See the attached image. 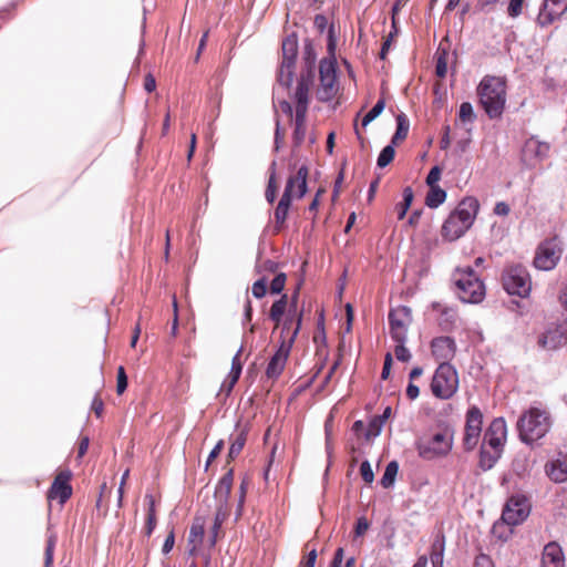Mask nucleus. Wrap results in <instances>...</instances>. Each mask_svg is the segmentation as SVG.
I'll list each match as a JSON object with an SVG mask.
<instances>
[{
  "instance_id": "nucleus-24",
  "label": "nucleus",
  "mask_w": 567,
  "mask_h": 567,
  "mask_svg": "<svg viewBox=\"0 0 567 567\" xmlns=\"http://www.w3.org/2000/svg\"><path fill=\"white\" fill-rule=\"evenodd\" d=\"M310 161L307 156H305L303 162L299 165L297 169V175H290L287 178L286 183L292 182V190L297 193L298 199L303 198L309 193V172H310Z\"/></svg>"
},
{
  "instance_id": "nucleus-4",
  "label": "nucleus",
  "mask_w": 567,
  "mask_h": 567,
  "mask_svg": "<svg viewBox=\"0 0 567 567\" xmlns=\"http://www.w3.org/2000/svg\"><path fill=\"white\" fill-rule=\"evenodd\" d=\"M477 93L480 102L491 118L499 117L506 103V81L504 78L486 75L481 81Z\"/></svg>"
},
{
  "instance_id": "nucleus-44",
  "label": "nucleus",
  "mask_w": 567,
  "mask_h": 567,
  "mask_svg": "<svg viewBox=\"0 0 567 567\" xmlns=\"http://www.w3.org/2000/svg\"><path fill=\"white\" fill-rule=\"evenodd\" d=\"M444 537L437 536L432 545L431 561L433 567L443 566Z\"/></svg>"
},
{
  "instance_id": "nucleus-40",
  "label": "nucleus",
  "mask_w": 567,
  "mask_h": 567,
  "mask_svg": "<svg viewBox=\"0 0 567 567\" xmlns=\"http://www.w3.org/2000/svg\"><path fill=\"white\" fill-rule=\"evenodd\" d=\"M409 130L410 122L405 114L401 113L396 115V131L392 136V145H396L403 142L408 136Z\"/></svg>"
},
{
  "instance_id": "nucleus-37",
  "label": "nucleus",
  "mask_w": 567,
  "mask_h": 567,
  "mask_svg": "<svg viewBox=\"0 0 567 567\" xmlns=\"http://www.w3.org/2000/svg\"><path fill=\"white\" fill-rule=\"evenodd\" d=\"M249 484H250L249 476L247 474H245L240 478V483H239V487H238V499H237V505H236V511H235V522H239V519L244 513Z\"/></svg>"
},
{
  "instance_id": "nucleus-42",
  "label": "nucleus",
  "mask_w": 567,
  "mask_h": 567,
  "mask_svg": "<svg viewBox=\"0 0 567 567\" xmlns=\"http://www.w3.org/2000/svg\"><path fill=\"white\" fill-rule=\"evenodd\" d=\"M311 87L312 86H308V85L297 82L293 92L290 94V97L296 103V105H310Z\"/></svg>"
},
{
  "instance_id": "nucleus-26",
  "label": "nucleus",
  "mask_w": 567,
  "mask_h": 567,
  "mask_svg": "<svg viewBox=\"0 0 567 567\" xmlns=\"http://www.w3.org/2000/svg\"><path fill=\"white\" fill-rule=\"evenodd\" d=\"M545 473L554 483L567 482V454L558 453L545 464Z\"/></svg>"
},
{
  "instance_id": "nucleus-11",
  "label": "nucleus",
  "mask_w": 567,
  "mask_h": 567,
  "mask_svg": "<svg viewBox=\"0 0 567 567\" xmlns=\"http://www.w3.org/2000/svg\"><path fill=\"white\" fill-rule=\"evenodd\" d=\"M503 286L509 295L527 297L532 288L529 274L523 266H511L503 274Z\"/></svg>"
},
{
  "instance_id": "nucleus-47",
  "label": "nucleus",
  "mask_w": 567,
  "mask_h": 567,
  "mask_svg": "<svg viewBox=\"0 0 567 567\" xmlns=\"http://www.w3.org/2000/svg\"><path fill=\"white\" fill-rule=\"evenodd\" d=\"M238 380L239 379L227 374L226 379L223 381V383L220 385L219 391L216 394V398L218 400L226 401L230 396Z\"/></svg>"
},
{
  "instance_id": "nucleus-61",
  "label": "nucleus",
  "mask_w": 567,
  "mask_h": 567,
  "mask_svg": "<svg viewBox=\"0 0 567 567\" xmlns=\"http://www.w3.org/2000/svg\"><path fill=\"white\" fill-rule=\"evenodd\" d=\"M56 538L54 535H51L48 538L45 553H44V567H51L53 564V551L55 547Z\"/></svg>"
},
{
  "instance_id": "nucleus-39",
  "label": "nucleus",
  "mask_w": 567,
  "mask_h": 567,
  "mask_svg": "<svg viewBox=\"0 0 567 567\" xmlns=\"http://www.w3.org/2000/svg\"><path fill=\"white\" fill-rule=\"evenodd\" d=\"M318 52L315 40L312 38H305L301 53V64L317 65Z\"/></svg>"
},
{
  "instance_id": "nucleus-48",
  "label": "nucleus",
  "mask_w": 567,
  "mask_h": 567,
  "mask_svg": "<svg viewBox=\"0 0 567 567\" xmlns=\"http://www.w3.org/2000/svg\"><path fill=\"white\" fill-rule=\"evenodd\" d=\"M303 316H305V307L302 306L301 312L299 315H297L295 318V321H293L295 327H293L291 333L288 336V338H285V341L288 344V347H293V344L302 329Z\"/></svg>"
},
{
  "instance_id": "nucleus-56",
  "label": "nucleus",
  "mask_w": 567,
  "mask_h": 567,
  "mask_svg": "<svg viewBox=\"0 0 567 567\" xmlns=\"http://www.w3.org/2000/svg\"><path fill=\"white\" fill-rule=\"evenodd\" d=\"M225 449V440L220 439L216 442V444L214 445V447L210 450V452L208 453V456L206 458V462H205V466H204V471L207 472L209 466L212 465V463L217 458L219 457V455L221 454V452L224 451Z\"/></svg>"
},
{
  "instance_id": "nucleus-50",
  "label": "nucleus",
  "mask_w": 567,
  "mask_h": 567,
  "mask_svg": "<svg viewBox=\"0 0 567 567\" xmlns=\"http://www.w3.org/2000/svg\"><path fill=\"white\" fill-rule=\"evenodd\" d=\"M268 293V278L261 276L251 286V295L256 299H262Z\"/></svg>"
},
{
  "instance_id": "nucleus-62",
  "label": "nucleus",
  "mask_w": 567,
  "mask_h": 567,
  "mask_svg": "<svg viewBox=\"0 0 567 567\" xmlns=\"http://www.w3.org/2000/svg\"><path fill=\"white\" fill-rule=\"evenodd\" d=\"M309 105H296L295 126H307V114H308Z\"/></svg>"
},
{
  "instance_id": "nucleus-12",
  "label": "nucleus",
  "mask_w": 567,
  "mask_h": 567,
  "mask_svg": "<svg viewBox=\"0 0 567 567\" xmlns=\"http://www.w3.org/2000/svg\"><path fill=\"white\" fill-rule=\"evenodd\" d=\"M287 274L279 271L271 280L269 292L271 296H278L274 300L267 319L271 322H279L282 319L285 307L288 303V293L285 292Z\"/></svg>"
},
{
  "instance_id": "nucleus-8",
  "label": "nucleus",
  "mask_w": 567,
  "mask_h": 567,
  "mask_svg": "<svg viewBox=\"0 0 567 567\" xmlns=\"http://www.w3.org/2000/svg\"><path fill=\"white\" fill-rule=\"evenodd\" d=\"M453 278L457 295L463 302L478 303L484 299V284L471 267L456 269Z\"/></svg>"
},
{
  "instance_id": "nucleus-41",
  "label": "nucleus",
  "mask_w": 567,
  "mask_h": 567,
  "mask_svg": "<svg viewBox=\"0 0 567 567\" xmlns=\"http://www.w3.org/2000/svg\"><path fill=\"white\" fill-rule=\"evenodd\" d=\"M390 165V142L385 144L377 158L374 176L371 181H377L380 186L382 174L378 173V169H383Z\"/></svg>"
},
{
  "instance_id": "nucleus-13",
  "label": "nucleus",
  "mask_w": 567,
  "mask_h": 567,
  "mask_svg": "<svg viewBox=\"0 0 567 567\" xmlns=\"http://www.w3.org/2000/svg\"><path fill=\"white\" fill-rule=\"evenodd\" d=\"M483 414L477 406H472L466 413L463 446L465 451L476 447L482 434Z\"/></svg>"
},
{
  "instance_id": "nucleus-31",
  "label": "nucleus",
  "mask_w": 567,
  "mask_h": 567,
  "mask_svg": "<svg viewBox=\"0 0 567 567\" xmlns=\"http://www.w3.org/2000/svg\"><path fill=\"white\" fill-rule=\"evenodd\" d=\"M278 163L277 159L274 158L268 166V179L265 189V198L269 205H272L278 195L279 184H278Z\"/></svg>"
},
{
  "instance_id": "nucleus-18",
  "label": "nucleus",
  "mask_w": 567,
  "mask_h": 567,
  "mask_svg": "<svg viewBox=\"0 0 567 567\" xmlns=\"http://www.w3.org/2000/svg\"><path fill=\"white\" fill-rule=\"evenodd\" d=\"M313 28L319 35L326 37V49H329L331 43L333 48H338L340 32L333 19L329 20L327 14L317 13L313 17Z\"/></svg>"
},
{
  "instance_id": "nucleus-14",
  "label": "nucleus",
  "mask_w": 567,
  "mask_h": 567,
  "mask_svg": "<svg viewBox=\"0 0 567 567\" xmlns=\"http://www.w3.org/2000/svg\"><path fill=\"white\" fill-rule=\"evenodd\" d=\"M530 512V504L525 496L511 497L502 514L503 522L508 526H516L524 522Z\"/></svg>"
},
{
  "instance_id": "nucleus-53",
  "label": "nucleus",
  "mask_w": 567,
  "mask_h": 567,
  "mask_svg": "<svg viewBox=\"0 0 567 567\" xmlns=\"http://www.w3.org/2000/svg\"><path fill=\"white\" fill-rule=\"evenodd\" d=\"M254 317V307L250 298L247 296L244 302V311H243V327H250V330H255V324L252 323Z\"/></svg>"
},
{
  "instance_id": "nucleus-21",
  "label": "nucleus",
  "mask_w": 567,
  "mask_h": 567,
  "mask_svg": "<svg viewBox=\"0 0 567 567\" xmlns=\"http://www.w3.org/2000/svg\"><path fill=\"white\" fill-rule=\"evenodd\" d=\"M295 199H298V196L297 193L292 190V182L290 181L286 183L282 196L274 212L275 220L278 226L286 224Z\"/></svg>"
},
{
  "instance_id": "nucleus-63",
  "label": "nucleus",
  "mask_w": 567,
  "mask_h": 567,
  "mask_svg": "<svg viewBox=\"0 0 567 567\" xmlns=\"http://www.w3.org/2000/svg\"><path fill=\"white\" fill-rule=\"evenodd\" d=\"M524 4L525 0H509L507 14L513 19L519 17L523 13Z\"/></svg>"
},
{
  "instance_id": "nucleus-29",
  "label": "nucleus",
  "mask_w": 567,
  "mask_h": 567,
  "mask_svg": "<svg viewBox=\"0 0 567 567\" xmlns=\"http://www.w3.org/2000/svg\"><path fill=\"white\" fill-rule=\"evenodd\" d=\"M543 567H565V557L557 543H549L544 547L542 557Z\"/></svg>"
},
{
  "instance_id": "nucleus-34",
  "label": "nucleus",
  "mask_w": 567,
  "mask_h": 567,
  "mask_svg": "<svg viewBox=\"0 0 567 567\" xmlns=\"http://www.w3.org/2000/svg\"><path fill=\"white\" fill-rule=\"evenodd\" d=\"M319 89L316 94L317 100L322 103L331 102L339 90V79L319 80Z\"/></svg>"
},
{
  "instance_id": "nucleus-16",
  "label": "nucleus",
  "mask_w": 567,
  "mask_h": 567,
  "mask_svg": "<svg viewBox=\"0 0 567 567\" xmlns=\"http://www.w3.org/2000/svg\"><path fill=\"white\" fill-rule=\"evenodd\" d=\"M72 476V471L66 468L52 481L47 493L49 502L58 499L59 504L63 505L70 499L73 493V488L69 481Z\"/></svg>"
},
{
  "instance_id": "nucleus-25",
  "label": "nucleus",
  "mask_w": 567,
  "mask_h": 567,
  "mask_svg": "<svg viewBox=\"0 0 567 567\" xmlns=\"http://www.w3.org/2000/svg\"><path fill=\"white\" fill-rule=\"evenodd\" d=\"M411 321V310L408 307H399L392 310V339L402 341Z\"/></svg>"
},
{
  "instance_id": "nucleus-15",
  "label": "nucleus",
  "mask_w": 567,
  "mask_h": 567,
  "mask_svg": "<svg viewBox=\"0 0 567 567\" xmlns=\"http://www.w3.org/2000/svg\"><path fill=\"white\" fill-rule=\"evenodd\" d=\"M291 349L292 347H288L285 338H279L275 346L274 353L269 358L266 367V375L268 379L278 380L280 378L287 364Z\"/></svg>"
},
{
  "instance_id": "nucleus-7",
  "label": "nucleus",
  "mask_w": 567,
  "mask_h": 567,
  "mask_svg": "<svg viewBox=\"0 0 567 567\" xmlns=\"http://www.w3.org/2000/svg\"><path fill=\"white\" fill-rule=\"evenodd\" d=\"M235 470L229 467L227 472L221 475L214 489V498L217 503L214 514L213 524L208 532H223L221 525L230 514V492L234 483Z\"/></svg>"
},
{
  "instance_id": "nucleus-52",
  "label": "nucleus",
  "mask_w": 567,
  "mask_h": 567,
  "mask_svg": "<svg viewBox=\"0 0 567 567\" xmlns=\"http://www.w3.org/2000/svg\"><path fill=\"white\" fill-rule=\"evenodd\" d=\"M306 559L301 561L300 567H315L317 560V546L313 540L308 542L305 545Z\"/></svg>"
},
{
  "instance_id": "nucleus-45",
  "label": "nucleus",
  "mask_w": 567,
  "mask_h": 567,
  "mask_svg": "<svg viewBox=\"0 0 567 567\" xmlns=\"http://www.w3.org/2000/svg\"><path fill=\"white\" fill-rule=\"evenodd\" d=\"M317 74V65L301 64L300 74L297 82L308 86H313Z\"/></svg>"
},
{
  "instance_id": "nucleus-17",
  "label": "nucleus",
  "mask_w": 567,
  "mask_h": 567,
  "mask_svg": "<svg viewBox=\"0 0 567 567\" xmlns=\"http://www.w3.org/2000/svg\"><path fill=\"white\" fill-rule=\"evenodd\" d=\"M566 11L567 0H544L536 23L540 28H546L559 20Z\"/></svg>"
},
{
  "instance_id": "nucleus-9",
  "label": "nucleus",
  "mask_w": 567,
  "mask_h": 567,
  "mask_svg": "<svg viewBox=\"0 0 567 567\" xmlns=\"http://www.w3.org/2000/svg\"><path fill=\"white\" fill-rule=\"evenodd\" d=\"M457 388L458 378L455 369L449 363H440L431 381L433 395L447 400L454 395Z\"/></svg>"
},
{
  "instance_id": "nucleus-46",
  "label": "nucleus",
  "mask_w": 567,
  "mask_h": 567,
  "mask_svg": "<svg viewBox=\"0 0 567 567\" xmlns=\"http://www.w3.org/2000/svg\"><path fill=\"white\" fill-rule=\"evenodd\" d=\"M261 258V251H258L257 261L255 266V270L258 274L262 272H276L279 267L281 266V262L275 261L272 259H266L264 261H260Z\"/></svg>"
},
{
  "instance_id": "nucleus-20",
  "label": "nucleus",
  "mask_w": 567,
  "mask_h": 567,
  "mask_svg": "<svg viewBox=\"0 0 567 567\" xmlns=\"http://www.w3.org/2000/svg\"><path fill=\"white\" fill-rule=\"evenodd\" d=\"M507 427L504 419H494L484 434L483 443L491 449L503 450L506 441Z\"/></svg>"
},
{
  "instance_id": "nucleus-28",
  "label": "nucleus",
  "mask_w": 567,
  "mask_h": 567,
  "mask_svg": "<svg viewBox=\"0 0 567 567\" xmlns=\"http://www.w3.org/2000/svg\"><path fill=\"white\" fill-rule=\"evenodd\" d=\"M567 342V330L563 326H555L549 328L543 338L539 340V344L543 348L555 350Z\"/></svg>"
},
{
  "instance_id": "nucleus-54",
  "label": "nucleus",
  "mask_w": 567,
  "mask_h": 567,
  "mask_svg": "<svg viewBox=\"0 0 567 567\" xmlns=\"http://www.w3.org/2000/svg\"><path fill=\"white\" fill-rule=\"evenodd\" d=\"M412 200H413V190L411 189V187H406L403 190V202L396 206L399 219H402L405 216L406 210L411 206Z\"/></svg>"
},
{
  "instance_id": "nucleus-22",
  "label": "nucleus",
  "mask_w": 567,
  "mask_h": 567,
  "mask_svg": "<svg viewBox=\"0 0 567 567\" xmlns=\"http://www.w3.org/2000/svg\"><path fill=\"white\" fill-rule=\"evenodd\" d=\"M327 55L319 61V80L340 79L341 71L338 64L337 50L333 45H329Z\"/></svg>"
},
{
  "instance_id": "nucleus-60",
  "label": "nucleus",
  "mask_w": 567,
  "mask_h": 567,
  "mask_svg": "<svg viewBox=\"0 0 567 567\" xmlns=\"http://www.w3.org/2000/svg\"><path fill=\"white\" fill-rule=\"evenodd\" d=\"M307 135V126H295L291 135V144L295 148H300Z\"/></svg>"
},
{
  "instance_id": "nucleus-57",
  "label": "nucleus",
  "mask_w": 567,
  "mask_h": 567,
  "mask_svg": "<svg viewBox=\"0 0 567 567\" xmlns=\"http://www.w3.org/2000/svg\"><path fill=\"white\" fill-rule=\"evenodd\" d=\"M360 474H361V477H362L363 482L367 485H371L373 483V481H374V472L372 470V466H371V463H370L369 460L364 458L361 462Z\"/></svg>"
},
{
  "instance_id": "nucleus-5",
  "label": "nucleus",
  "mask_w": 567,
  "mask_h": 567,
  "mask_svg": "<svg viewBox=\"0 0 567 567\" xmlns=\"http://www.w3.org/2000/svg\"><path fill=\"white\" fill-rule=\"evenodd\" d=\"M299 55V35L291 31L281 41V61L276 70V83L284 90H290L296 78Z\"/></svg>"
},
{
  "instance_id": "nucleus-10",
  "label": "nucleus",
  "mask_w": 567,
  "mask_h": 567,
  "mask_svg": "<svg viewBox=\"0 0 567 567\" xmlns=\"http://www.w3.org/2000/svg\"><path fill=\"white\" fill-rule=\"evenodd\" d=\"M563 251V243L557 236L544 240L536 249L534 266L539 270H553L560 260Z\"/></svg>"
},
{
  "instance_id": "nucleus-32",
  "label": "nucleus",
  "mask_w": 567,
  "mask_h": 567,
  "mask_svg": "<svg viewBox=\"0 0 567 567\" xmlns=\"http://www.w3.org/2000/svg\"><path fill=\"white\" fill-rule=\"evenodd\" d=\"M332 423H333V414L330 413L324 421V439H326V454H327V465L323 471L322 478L327 481L329 477L330 470L333 464V444H332Z\"/></svg>"
},
{
  "instance_id": "nucleus-36",
  "label": "nucleus",
  "mask_w": 567,
  "mask_h": 567,
  "mask_svg": "<svg viewBox=\"0 0 567 567\" xmlns=\"http://www.w3.org/2000/svg\"><path fill=\"white\" fill-rule=\"evenodd\" d=\"M275 94H276V87L272 90V100L275 101ZM275 107V130H274V144H272V152L279 153L285 144V131L280 121V116L276 110V104L274 103Z\"/></svg>"
},
{
  "instance_id": "nucleus-43",
  "label": "nucleus",
  "mask_w": 567,
  "mask_h": 567,
  "mask_svg": "<svg viewBox=\"0 0 567 567\" xmlns=\"http://www.w3.org/2000/svg\"><path fill=\"white\" fill-rule=\"evenodd\" d=\"M446 198V192L440 186L430 187L425 197V204L430 208H436L444 203Z\"/></svg>"
},
{
  "instance_id": "nucleus-2",
  "label": "nucleus",
  "mask_w": 567,
  "mask_h": 567,
  "mask_svg": "<svg viewBox=\"0 0 567 567\" xmlns=\"http://www.w3.org/2000/svg\"><path fill=\"white\" fill-rule=\"evenodd\" d=\"M480 204L474 197H466L456 206L444 221L441 234L449 241L461 238L473 225Z\"/></svg>"
},
{
  "instance_id": "nucleus-59",
  "label": "nucleus",
  "mask_w": 567,
  "mask_h": 567,
  "mask_svg": "<svg viewBox=\"0 0 567 567\" xmlns=\"http://www.w3.org/2000/svg\"><path fill=\"white\" fill-rule=\"evenodd\" d=\"M241 349H243V347H240L238 349V351L236 352V354L233 357L231 368H230V371L228 373V375H231V377L237 378V379H240V375L243 373V368H244V362L241 361V359L239 357Z\"/></svg>"
},
{
  "instance_id": "nucleus-30",
  "label": "nucleus",
  "mask_w": 567,
  "mask_h": 567,
  "mask_svg": "<svg viewBox=\"0 0 567 567\" xmlns=\"http://www.w3.org/2000/svg\"><path fill=\"white\" fill-rule=\"evenodd\" d=\"M146 506L144 527L141 532H154L157 526V507L159 501L155 498L152 493H146L144 496Z\"/></svg>"
},
{
  "instance_id": "nucleus-3",
  "label": "nucleus",
  "mask_w": 567,
  "mask_h": 567,
  "mask_svg": "<svg viewBox=\"0 0 567 567\" xmlns=\"http://www.w3.org/2000/svg\"><path fill=\"white\" fill-rule=\"evenodd\" d=\"M390 404L385 405L381 414H370L367 422L363 420H355L350 429L351 435L358 441V446L353 444L348 445L349 453L352 457L363 454L362 446L370 444L377 439L385 423L390 420Z\"/></svg>"
},
{
  "instance_id": "nucleus-35",
  "label": "nucleus",
  "mask_w": 567,
  "mask_h": 567,
  "mask_svg": "<svg viewBox=\"0 0 567 567\" xmlns=\"http://www.w3.org/2000/svg\"><path fill=\"white\" fill-rule=\"evenodd\" d=\"M385 85L386 81H382V93L380 99L377 101V103L364 114L362 117V127L365 128L372 121H374L384 110L386 105V97H385Z\"/></svg>"
},
{
  "instance_id": "nucleus-55",
  "label": "nucleus",
  "mask_w": 567,
  "mask_h": 567,
  "mask_svg": "<svg viewBox=\"0 0 567 567\" xmlns=\"http://www.w3.org/2000/svg\"><path fill=\"white\" fill-rule=\"evenodd\" d=\"M128 388V377L125 368L120 365L116 371V394L122 395Z\"/></svg>"
},
{
  "instance_id": "nucleus-33",
  "label": "nucleus",
  "mask_w": 567,
  "mask_h": 567,
  "mask_svg": "<svg viewBox=\"0 0 567 567\" xmlns=\"http://www.w3.org/2000/svg\"><path fill=\"white\" fill-rule=\"evenodd\" d=\"M324 320V311L322 310L317 319V333L313 338L317 357H321L326 351H328V337Z\"/></svg>"
},
{
  "instance_id": "nucleus-49",
  "label": "nucleus",
  "mask_w": 567,
  "mask_h": 567,
  "mask_svg": "<svg viewBox=\"0 0 567 567\" xmlns=\"http://www.w3.org/2000/svg\"><path fill=\"white\" fill-rule=\"evenodd\" d=\"M447 72V51L443 48H439L436 51V65L435 74L439 78H444Z\"/></svg>"
},
{
  "instance_id": "nucleus-64",
  "label": "nucleus",
  "mask_w": 567,
  "mask_h": 567,
  "mask_svg": "<svg viewBox=\"0 0 567 567\" xmlns=\"http://www.w3.org/2000/svg\"><path fill=\"white\" fill-rule=\"evenodd\" d=\"M295 318V315H285L282 316L281 321L275 322L276 324L281 326V333L279 338H288L287 334L289 333V330L293 324Z\"/></svg>"
},
{
  "instance_id": "nucleus-1",
  "label": "nucleus",
  "mask_w": 567,
  "mask_h": 567,
  "mask_svg": "<svg viewBox=\"0 0 567 567\" xmlns=\"http://www.w3.org/2000/svg\"><path fill=\"white\" fill-rule=\"evenodd\" d=\"M454 426L445 421L439 422L433 430L416 442L419 455L427 461L447 456L454 444Z\"/></svg>"
},
{
  "instance_id": "nucleus-6",
  "label": "nucleus",
  "mask_w": 567,
  "mask_h": 567,
  "mask_svg": "<svg viewBox=\"0 0 567 567\" xmlns=\"http://www.w3.org/2000/svg\"><path fill=\"white\" fill-rule=\"evenodd\" d=\"M551 427L550 415L546 410L530 408L517 421L518 435L522 442L533 444L543 439Z\"/></svg>"
},
{
  "instance_id": "nucleus-51",
  "label": "nucleus",
  "mask_w": 567,
  "mask_h": 567,
  "mask_svg": "<svg viewBox=\"0 0 567 567\" xmlns=\"http://www.w3.org/2000/svg\"><path fill=\"white\" fill-rule=\"evenodd\" d=\"M299 299H300V296H299L298 289H293L291 295L290 296L288 295V303L285 307L284 316L285 315L297 316L301 312V307H299Z\"/></svg>"
},
{
  "instance_id": "nucleus-38",
  "label": "nucleus",
  "mask_w": 567,
  "mask_h": 567,
  "mask_svg": "<svg viewBox=\"0 0 567 567\" xmlns=\"http://www.w3.org/2000/svg\"><path fill=\"white\" fill-rule=\"evenodd\" d=\"M502 451L496 449H491L488 445H485L484 443L481 446V454H480V466L483 470H489L494 466V464L497 462V460L501 456Z\"/></svg>"
},
{
  "instance_id": "nucleus-27",
  "label": "nucleus",
  "mask_w": 567,
  "mask_h": 567,
  "mask_svg": "<svg viewBox=\"0 0 567 567\" xmlns=\"http://www.w3.org/2000/svg\"><path fill=\"white\" fill-rule=\"evenodd\" d=\"M432 354L441 363H449L455 355L456 346L450 337L435 338L432 343Z\"/></svg>"
},
{
  "instance_id": "nucleus-58",
  "label": "nucleus",
  "mask_w": 567,
  "mask_h": 567,
  "mask_svg": "<svg viewBox=\"0 0 567 567\" xmlns=\"http://www.w3.org/2000/svg\"><path fill=\"white\" fill-rule=\"evenodd\" d=\"M458 117L463 123H473L475 120V114L473 111V106L468 102H463L460 106Z\"/></svg>"
},
{
  "instance_id": "nucleus-19",
  "label": "nucleus",
  "mask_w": 567,
  "mask_h": 567,
  "mask_svg": "<svg viewBox=\"0 0 567 567\" xmlns=\"http://www.w3.org/2000/svg\"><path fill=\"white\" fill-rule=\"evenodd\" d=\"M235 430L238 432L237 435L234 436L231 434L229 436L230 444L226 454V461L228 464L234 462L244 450L250 431V424L246 423L245 425H243L241 419H239L235 423Z\"/></svg>"
},
{
  "instance_id": "nucleus-23",
  "label": "nucleus",
  "mask_w": 567,
  "mask_h": 567,
  "mask_svg": "<svg viewBox=\"0 0 567 567\" xmlns=\"http://www.w3.org/2000/svg\"><path fill=\"white\" fill-rule=\"evenodd\" d=\"M219 534H189L188 553L192 556L206 555V550L213 549ZM209 556V554H207Z\"/></svg>"
}]
</instances>
